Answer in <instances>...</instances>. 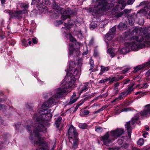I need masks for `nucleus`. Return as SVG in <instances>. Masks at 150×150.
Returning <instances> with one entry per match:
<instances>
[{
	"label": "nucleus",
	"instance_id": "obj_41",
	"mask_svg": "<svg viewBox=\"0 0 150 150\" xmlns=\"http://www.w3.org/2000/svg\"><path fill=\"white\" fill-rule=\"evenodd\" d=\"M77 34L79 37L82 38L83 37L82 33L81 30H79L77 31Z\"/></svg>",
	"mask_w": 150,
	"mask_h": 150
},
{
	"label": "nucleus",
	"instance_id": "obj_13",
	"mask_svg": "<svg viewBox=\"0 0 150 150\" xmlns=\"http://www.w3.org/2000/svg\"><path fill=\"white\" fill-rule=\"evenodd\" d=\"M26 10H20L13 11H12L10 17L12 18H16L21 19L22 17L20 15L26 13Z\"/></svg>",
	"mask_w": 150,
	"mask_h": 150
},
{
	"label": "nucleus",
	"instance_id": "obj_37",
	"mask_svg": "<svg viewBox=\"0 0 150 150\" xmlns=\"http://www.w3.org/2000/svg\"><path fill=\"white\" fill-rule=\"evenodd\" d=\"M90 64L91 66V67L89 69V70H92L93 68L94 65V61L91 59H90Z\"/></svg>",
	"mask_w": 150,
	"mask_h": 150
},
{
	"label": "nucleus",
	"instance_id": "obj_38",
	"mask_svg": "<svg viewBox=\"0 0 150 150\" xmlns=\"http://www.w3.org/2000/svg\"><path fill=\"white\" fill-rule=\"evenodd\" d=\"M74 54L75 56H78L80 54V52L79 49H74Z\"/></svg>",
	"mask_w": 150,
	"mask_h": 150
},
{
	"label": "nucleus",
	"instance_id": "obj_2",
	"mask_svg": "<svg viewBox=\"0 0 150 150\" xmlns=\"http://www.w3.org/2000/svg\"><path fill=\"white\" fill-rule=\"evenodd\" d=\"M66 91L63 88H57L54 89L53 93H46L44 94L45 98L47 97H50L47 101L44 102L42 106V108H48L51 107L53 105H55L58 102V99L62 98Z\"/></svg>",
	"mask_w": 150,
	"mask_h": 150
},
{
	"label": "nucleus",
	"instance_id": "obj_54",
	"mask_svg": "<svg viewBox=\"0 0 150 150\" xmlns=\"http://www.w3.org/2000/svg\"><path fill=\"white\" fill-rule=\"evenodd\" d=\"M119 89L118 88H114L113 92L115 94H117L119 92Z\"/></svg>",
	"mask_w": 150,
	"mask_h": 150
},
{
	"label": "nucleus",
	"instance_id": "obj_16",
	"mask_svg": "<svg viewBox=\"0 0 150 150\" xmlns=\"http://www.w3.org/2000/svg\"><path fill=\"white\" fill-rule=\"evenodd\" d=\"M127 95V93L125 91L122 92L119 94L118 96L116 98L111 102L112 103H113L119 101L122 99L123 98L126 97Z\"/></svg>",
	"mask_w": 150,
	"mask_h": 150
},
{
	"label": "nucleus",
	"instance_id": "obj_6",
	"mask_svg": "<svg viewBox=\"0 0 150 150\" xmlns=\"http://www.w3.org/2000/svg\"><path fill=\"white\" fill-rule=\"evenodd\" d=\"M52 7L53 9L58 11L59 13L62 14L61 18L63 20L69 18L70 16L73 14V12L70 9H68L64 11V9L58 6L54 1H53Z\"/></svg>",
	"mask_w": 150,
	"mask_h": 150
},
{
	"label": "nucleus",
	"instance_id": "obj_30",
	"mask_svg": "<svg viewBox=\"0 0 150 150\" xmlns=\"http://www.w3.org/2000/svg\"><path fill=\"white\" fill-rule=\"evenodd\" d=\"M107 53L110 54V57L112 58L114 57L115 56V54L112 48H109L107 50Z\"/></svg>",
	"mask_w": 150,
	"mask_h": 150
},
{
	"label": "nucleus",
	"instance_id": "obj_4",
	"mask_svg": "<svg viewBox=\"0 0 150 150\" xmlns=\"http://www.w3.org/2000/svg\"><path fill=\"white\" fill-rule=\"evenodd\" d=\"M142 33L144 35L145 38L150 40V30L146 27L141 29L137 28H135L131 32V34L133 35L132 39H135L139 42H142L144 40V38L142 35Z\"/></svg>",
	"mask_w": 150,
	"mask_h": 150
},
{
	"label": "nucleus",
	"instance_id": "obj_25",
	"mask_svg": "<svg viewBox=\"0 0 150 150\" xmlns=\"http://www.w3.org/2000/svg\"><path fill=\"white\" fill-rule=\"evenodd\" d=\"M62 120V117L61 116H59L58 117L55 121V123L56 125V127H59V125L61 123V121Z\"/></svg>",
	"mask_w": 150,
	"mask_h": 150
},
{
	"label": "nucleus",
	"instance_id": "obj_7",
	"mask_svg": "<svg viewBox=\"0 0 150 150\" xmlns=\"http://www.w3.org/2000/svg\"><path fill=\"white\" fill-rule=\"evenodd\" d=\"M148 9L147 6L145 5L144 6L143 9H141L138 11L137 13H134L132 14L129 15L128 18L129 24L131 25H133L135 21L137 19L139 18V17H140L142 14L147 13V12L148 10Z\"/></svg>",
	"mask_w": 150,
	"mask_h": 150
},
{
	"label": "nucleus",
	"instance_id": "obj_22",
	"mask_svg": "<svg viewBox=\"0 0 150 150\" xmlns=\"http://www.w3.org/2000/svg\"><path fill=\"white\" fill-rule=\"evenodd\" d=\"M79 127L82 129H88L89 128V127L86 123H79Z\"/></svg>",
	"mask_w": 150,
	"mask_h": 150
},
{
	"label": "nucleus",
	"instance_id": "obj_40",
	"mask_svg": "<svg viewBox=\"0 0 150 150\" xmlns=\"http://www.w3.org/2000/svg\"><path fill=\"white\" fill-rule=\"evenodd\" d=\"M77 99L78 98H73L71 97L69 103V104H71L74 103L76 101Z\"/></svg>",
	"mask_w": 150,
	"mask_h": 150
},
{
	"label": "nucleus",
	"instance_id": "obj_46",
	"mask_svg": "<svg viewBox=\"0 0 150 150\" xmlns=\"http://www.w3.org/2000/svg\"><path fill=\"white\" fill-rule=\"evenodd\" d=\"M22 45L23 46L26 47L28 45L27 44V42L25 39H23L22 40Z\"/></svg>",
	"mask_w": 150,
	"mask_h": 150
},
{
	"label": "nucleus",
	"instance_id": "obj_9",
	"mask_svg": "<svg viewBox=\"0 0 150 150\" xmlns=\"http://www.w3.org/2000/svg\"><path fill=\"white\" fill-rule=\"evenodd\" d=\"M42 134H35L37 138V140H34V143L35 145L42 146L40 150H48V145L46 142L43 140L42 137ZM36 150H38L37 149Z\"/></svg>",
	"mask_w": 150,
	"mask_h": 150
},
{
	"label": "nucleus",
	"instance_id": "obj_53",
	"mask_svg": "<svg viewBox=\"0 0 150 150\" xmlns=\"http://www.w3.org/2000/svg\"><path fill=\"white\" fill-rule=\"evenodd\" d=\"M88 89L83 87V88L81 89V90L80 91L79 93L81 94L83 92H86L88 90Z\"/></svg>",
	"mask_w": 150,
	"mask_h": 150
},
{
	"label": "nucleus",
	"instance_id": "obj_35",
	"mask_svg": "<svg viewBox=\"0 0 150 150\" xmlns=\"http://www.w3.org/2000/svg\"><path fill=\"white\" fill-rule=\"evenodd\" d=\"M143 68L150 67V60L142 64Z\"/></svg>",
	"mask_w": 150,
	"mask_h": 150
},
{
	"label": "nucleus",
	"instance_id": "obj_43",
	"mask_svg": "<svg viewBox=\"0 0 150 150\" xmlns=\"http://www.w3.org/2000/svg\"><path fill=\"white\" fill-rule=\"evenodd\" d=\"M91 96H87V97L82 99H81L80 101H83V103L86 101H87V100H88L90 98H91Z\"/></svg>",
	"mask_w": 150,
	"mask_h": 150
},
{
	"label": "nucleus",
	"instance_id": "obj_29",
	"mask_svg": "<svg viewBox=\"0 0 150 150\" xmlns=\"http://www.w3.org/2000/svg\"><path fill=\"white\" fill-rule=\"evenodd\" d=\"M26 129H27L29 132L31 134L30 136L29 137V139L31 140H32L33 139V138L32 136V131L31 128V127L29 125H27L26 126Z\"/></svg>",
	"mask_w": 150,
	"mask_h": 150
},
{
	"label": "nucleus",
	"instance_id": "obj_39",
	"mask_svg": "<svg viewBox=\"0 0 150 150\" xmlns=\"http://www.w3.org/2000/svg\"><path fill=\"white\" fill-rule=\"evenodd\" d=\"M97 27V24L94 22L91 23L90 24V28H92V30L94 29Z\"/></svg>",
	"mask_w": 150,
	"mask_h": 150
},
{
	"label": "nucleus",
	"instance_id": "obj_12",
	"mask_svg": "<svg viewBox=\"0 0 150 150\" xmlns=\"http://www.w3.org/2000/svg\"><path fill=\"white\" fill-rule=\"evenodd\" d=\"M68 137L70 140L76 139L77 140L78 133L75 127L71 125L68 129Z\"/></svg>",
	"mask_w": 150,
	"mask_h": 150
},
{
	"label": "nucleus",
	"instance_id": "obj_26",
	"mask_svg": "<svg viewBox=\"0 0 150 150\" xmlns=\"http://www.w3.org/2000/svg\"><path fill=\"white\" fill-rule=\"evenodd\" d=\"M108 81H109V82L110 83H112L114 82H116L118 81V80L116 76H114L112 78L109 77L108 78Z\"/></svg>",
	"mask_w": 150,
	"mask_h": 150
},
{
	"label": "nucleus",
	"instance_id": "obj_48",
	"mask_svg": "<svg viewBox=\"0 0 150 150\" xmlns=\"http://www.w3.org/2000/svg\"><path fill=\"white\" fill-rule=\"evenodd\" d=\"M130 81V80L128 79H125L123 81L122 83L123 85H125L127 84L129 81Z\"/></svg>",
	"mask_w": 150,
	"mask_h": 150
},
{
	"label": "nucleus",
	"instance_id": "obj_15",
	"mask_svg": "<svg viewBox=\"0 0 150 150\" xmlns=\"http://www.w3.org/2000/svg\"><path fill=\"white\" fill-rule=\"evenodd\" d=\"M116 28L112 27L108 33H107L105 36V39L109 41L111 40L114 36V34L115 32Z\"/></svg>",
	"mask_w": 150,
	"mask_h": 150
},
{
	"label": "nucleus",
	"instance_id": "obj_18",
	"mask_svg": "<svg viewBox=\"0 0 150 150\" xmlns=\"http://www.w3.org/2000/svg\"><path fill=\"white\" fill-rule=\"evenodd\" d=\"M127 45V43H126L125 45V47L122 48L119 50L120 53L126 54L130 51L129 48Z\"/></svg>",
	"mask_w": 150,
	"mask_h": 150
},
{
	"label": "nucleus",
	"instance_id": "obj_10",
	"mask_svg": "<svg viewBox=\"0 0 150 150\" xmlns=\"http://www.w3.org/2000/svg\"><path fill=\"white\" fill-rule=\"evenodd\" d=\"M139 118L138 117H135L133 118L131 121H130L128 122H126V124L125 125V128H126L128 134L129 138H130L131 136V133L132 132V129L131 127L132 125H133L136 122V123L138 124H139L140 121L138 120Z\"/></svg>",
	"mask_w": 150,
	"mask_h": 150
},
{
	"label": "nucleus",
	"instance_id": "obj_62",
	"mask_svg": "<svg viewBox=\"0 0 150 150\" xmlns=\"http://www.w3.org/2000/svg\"><path fill=\"white\" fill-rule=\"evenodd\" d=\"M116 77H117V79H118L117 80L118 81L123 79L124 77V76H122V75H121V76H116Z\"/></svg>",
	"mask_w": 150,
	"mask_h": 150
},
{
	"label": "nucleus",
	"instance_id": "obj_27",
	"mask_svg": "<svg viewBox=\"0 0 150 150\" xmlns=\"http://www.w3.org/2000/svg\"><path fill=\"white\" fill-rule=\"evenodd\" d=\"M108 81H109V82L110 83H112L114 82H116L118 81V80L116 76H114L112 78L109 77L108 78Z\"/></svg>",
	"mask_w": 150,
	"mask_h": 150
},
{
	"label": "nucleus",
	"instance_id": "obj_19",
	"mask_svg": "<svg viewBox=\"0 0 150 150\" xmlns=\"http://www.w3.org/2000/svg\"><path fill=\"white\" fill-rule=\"evenodd\" d=\"M42 2H43L42 0H32L31 4V5H33L35 3H37V7L38 8V9L40 10V9H39V8L42 7L43 8L42 5L41 4Z\"/></svg>",
	"mask_w": 150,
	"mask_h": 150
},
{
	"label": "nucleus",
	"instance_id": "obj_42",
	"mask_svg": "<svg viewBox=\"0 0 150 150\" xmlns=\"http://www.w3.org/2000/svg\"><path fill=\"white\" fill-rule=\"evenodd\" d=\"M124 137H122L119 139L118 140V143L119 145H121L123 143Z\"/></svg>",
	"mask_w": 150,
	"mask_h": 150
},
{
	"label": "nucleus",
	"instance_id": "obj_20",
	"mask_svg": "<svg viewBox=\"0 0 150 150\" xmlns=\"http://www.w3.org/2000/svg\"><path fill=\"white\" fill-rule=\"evenodd\" d=\"M100 67V71L99 73V74L100 75H102L103 73L108 71L109 70V67H105L103 66H101Z\"/></svg>",
	"mask_w": 150,
	"mask_h": 150
},
{
	"label": "nucleus",
	"instance_id": "obj_61",
	"mask_svg": "<svg viewBox=\"0 0 150 150\" xmlns=\"http://www.w3.org/2000/svg\"><path fill=\"white\" fill-rule=\"evenodd\" d=\"M89 112V111L88 110H84L83 112V114L85 115H88Z\"/></svg>",
	"mask_w": 150,
	"mask_h": 150
},
{
	"label": "nucleus",
	"instance_id": "obj_1",
	"mask_svg": "<svg viewBox=\"0 0 150 150\" xmlns=\"http://www.w3.org/2000/svg\"><path fill=\"white\" fill-rule=\"evenodd\" d=\"M52 116L50 110L48 109H45L39 111L37 115L35 114L33 116V119L35 120V122L33 126V131L35 134H42V132L45 129L43 125V121L50 120Z\"/></svg>",
	"mask_w": 150,
	"mask_h": 150
},
{
	"label": "nucleus",
	"instance_id": "obj_23",
	"mask_svg": "<svg viewBox=\"0 0 150 150\" xmlns=\"http://www.w3.org/2000/svg\"><path fill=\"white\" fill-rule=\"evenodd\" d=\"M118 27L120 30H123L126 29L127 25L124 23H120L118 25Z\"/></svg>",
	"mask_w": 150,
	"mask_h": 150
},
{
	"label": "nucleus",
	"instance_id": "obj_24",
	"mask_svg": "<svg viewBox=\"0 0 150 150\" xmlns=\"http://www.w3.org/2000/svg\"><path fill=\"white\" fill-rule=\"evenodd\" d=\"M76 64L74 61H71L69 64V71L70 73H71V71L72 70V68H74L76 66Z\"/></svg>",
	"mask_w": 150,
	"mask_h": 150
},
{
	"label": "nucleus",
	"instance_id": "obj_33",
	"mask_svg": "<svg viewBox=\"0 0 150 150\" xmlns=\"http://www.w3.org/2000/svg\"><path fill=\"white\" fill-rule=\"evenodd\" d=\"M143 68H144L142 64L138 65L134 68V72H137L141 69Z\"/></svg>",
	"mask_w": 150,
	"mask_h": 150
},
{
	"label": "nucleus",
	"instance_id": "obj_21",
	"mask_svg": "<svg viewBox=\"0 0 150 150\" xmlns=\"http://www.w3.org/2000/svg\"><path fill=\"white\" fill-rule=\"evenodd\" d=\"M73 142V144L72 146V149L75 150L78 148V143L79 142V138L77 139V140L76 139H72Z\"/></svg>",
	"mask_w": 150,
	"mask_h": 150
},
{
	"label": "nucleus",
	"instance_id": "obj_47",
	"mask_svg": "<svg viewBox=\"0 0 150 150\" xmlns=\"http://www.w3.org/2000/svg\"><path fill=\"white\" fill-rule=\"evenodd\" d=\"M79 74V71L77 69H76L74 70V73L73 74V76L72 77H75V76H76V75H78Z\"/></svg>",
	"mask_w": 150,
	"mask_h": 150
},
{
	"label": "nucleus",
	"instance_id": "obj_57",
	"mask_svg": "<svg viewBox=\"0 0 150 150\" xmlns=\"http://www.w3.org/2000/svg\"><path fill=\"white\" fill-rule=\"evenodd\" d=\"M129 110H130L129 108H125L120 110V112L124 111L127 112Z\"/></svg>",
	"mask_w": 150,
	"mask_h": 150
},
{
	"label": "nucleus",
	"instance_id": "obj_58",
	"mask_svg": "<svg viewBox=\"0 0 150 150\" xmlns=\"http://www.w3.org/2000/svg\"><path fill=\"white\" fill-rule=\"evenodd\" d=\"M93 55L95 57H97L99 56V53L98 51L96 50H94Z\"/></svg>",
	"mask_w": 150,
	"mask_h": 150
},
{
	"label": "nucleus",
	"instance_id": "obj_36",
	"mask_svg": "<svg viewBox=\"0 0 150 150\" xmlns=\"http://www.w3.org/2000/svg\"><path fill=\"white\" fill-rule=\"evenodd\" d=\"M143 68L150 67V60L142 64Z\"/></svg>",
	"mask_w": 150,
	"mask_h": 150
},
{
	"label": "nucleus",
	"instance_id": "obj_17",
	"mask_svg": "<svg viewBox=\"0 0 150 150\" xmlns=\"http://www.w3.org/2000/svg\"><path fill=\"white\" fill-rule=\"evenodd\" d=\"M140 114H141L142 116H147L149 115H150V104L146 106V109L143 111Z\"/></svg>",
	"mask_w": 150,
	"mask_h": 150
},
{
	"label": "nucleus",
	"instance_id": "obj_8",
	"mask_svg": "<svg viewBox=\"0 0 150 150\" xmlns=\"http://www.w3.org/2000/svg\"><path fill=\"white\" fill-rule=\"evenodd\" d=\"M76 79L75 77L67 76L65 78L64 80L62 81L60 86L62 87H60L59 88H63L66 91L64 95L67 91V88H70L73 86Z\"/></svg>",
	"mask_w": 150,
	"mask_h": 150
},
{
	"label": "nucleus",
	"instance_id": "obj_44",
	"mask_svg": "<svg viewBox=\"0 0 150 150\" xmlns=\"http://www.w3.org/2000/svg\"><path fill=\"white\" fill-rule=\"evenodd\" d=\"M123 12H121L116 14L115 16V17L116 18H118L121 17L123 14Z\"/></svg>",
	"mask_w": 150,
	"mask_h": 150
},
{
	"label": "nucleus",
	"instance_id": "obj_14",
	"mask_svg": "<svg viewBox=\"0 0 150 150\" xmlns=\"http://www.w3.org/2000/svg\"><path fill=\"white\" fill-rule=\"evenodd\" d=\"M110 132L114 138H115V139L117 138L122 134L124 133V131L122 129L117 128Z\"/></svg>",
	"mask_w": 150,
	"mask_h": 150
},
{
	"label": "nucleus",
	"instance_id": "obj_52",
	"mask_svg": "<svg viewBox=\"0 0 150 150\" xmlns=\"http://www.w3.org/2000/svg\"><path fill=\"white\" fill-rule=\"evenodd\" d=\"M120 82H116L114 84V88H118V87L120 86Z\"/></svg>",
	"mask_w": 150,
	"mask_h": 150
},
{
	"label": "nucleus",
	"instance_id": "obj_63",
	"mask_svg": "<svg viewBox=\"0 0 150 150\" xmlns=\"http://www.w3.org/2000/svg\"><path fill=\"white\" fill-rule=\"evenodd\" d=\"M89 83L88 82H86L85 83L83 87L86 88L88 89L89 88V86H88Z\"/></svg>",
	"mask_w": 150,
	"mask_h": 150
},
{
	"label": "nucleus",
	"instance_id": "obj_31",
	"mask_svg": "<svg viewBox=\"0 0 150 150\" xmlns=\"http://www.w3.org/2000/svg\"><path fill=\"white\" fill-rule=\"evenodd\" d=\"M133 86L134 84L132 85L131 86L129 87L126 89V91H125L127 93V94L128 95L131 92L133 91L134 89L133 88Z\"/></svg>",
	"mask_w": 150,
	"mask_h": 150
},
{
	"label": "nucleus",
	"instance_id": "obj_28",
	"mask_svg": "<svg viewBox=\"0 0 150 150\" xmlns=\"http://www.w3.org/2000/svg\"><path fill=\"white\" fill-rule=\"evenodd\" d=\"M29 7V5L24 3H22L21 4L20 7L22 8H24V10H26V13H27L28 10L27 9Z\"/></svg>",
	"mask_w": 150,
	"mask_h": 150
},
{
	"label": "nucleus",
	"instance_id": "obj_64",
	"mask_svg": "<svg viewBox=\"0 0 150 150\" xmlns=\"http://www.w3.org/2000/svg\"><path fill=\"white\" fill-rule=\"evenodd\" d=\"M125 0H118V3L121 4H123L125 2Z\"/></svg>",
	"mask_w": 150,
	"mask_h": 150
},
{
	"label": "nucleus",
	"instance_id": "obj_60",
	"mask_svg": "<svg viewBox=\"0 0 150 150\" xmlns=\"http://www.w3.org/2000/svg\"><path fill=\"white\" fill-rule=\"evenodd\" d=\"M108 81V78L105 79H102L100 81L99 83H103Z\"/></svg>",
	"mask_w": 150,
	"mask_h": 150
},
{
	"label": "nucleus",
	"instance_id": "obj_5",
	"mask_svg": "<svg viewBox=\"0 0 150 150\" xmlns=\"http://www.w3.org/2000/svg\"><path fill=\"white\" fill-rule=\"evenodd\" d=\"M132 35L131 37V40H135V41H131L127 43V46H128L130 49V50L131 51H137L139 49H142L144 47L146 44H149V42L146 41H145L143 43H141V42H139L137 41L135 39H133L132 38L133 35L131 34H130V35Z\"/></svg>",
	"mask_w": 150,
	"mask_h": 150
},
{
	"label": "nucleus",
	"instance_id": "obj_59",
	"mask_svg": "<svg viewBox=\"0 0 150 150\" xmlns=\"http://www.w3.org/2000/svg\"><path fill=\"white\" fill-rule=\"evenodd\" d=\"M94 38H93L92 37L91 38V40L89 41V45H91L93 44L94 43Z\"/></svg>",
	"mask_w": 150,
	"mask_h": 150
},
{
	"label": "nucleus",
	"instance_id": "obj_32",
	"mask_svg": "<svg viewBox=\"0 0 150 150\" xmlns=\"http://www.w3.org/2000/svg\"><path fill=\"white\" fill-rule=\"evenodd\" d=\"M69 54L70 55H71L74 54V47L72 45H70V46L69 48Z\"/></svg>",
	"mask_w": 150,
	"mask_h": 150
},
{
	"label": "nucleus",
	"instance_id": "obj_56",
	"mask_svg": "<svg viewBox=\"0 0 150 150\" xmlns=\"http://www.w3.org/2000/svg\"><path fill=\"white\" fill-rule=\"evenodd\" d=\"M75 24V22H74L73 20H70L68 23L69 25H72Z\"/></svg>",
	"mask_w": 150,
	"mask_h": 150
},
{
	"label": "nucleus",
	"instance_id": "obj_45",
	"mask_svg": "<svg viewBox=\"0 0 150 150\" xmlns=\"http://www.w3.org/2000/svg\"><path fill=\"white\" fill-rule=\"evenodd\" d=\"M67 35H69V40L70 41H71V42H74L76 41L75 39L71 36L70 34H67Z\"/></svg>",
	"mask_w": 150,
	"mask_h": 150
},
{
	"label": "nucleus",
	"instance_id": "obj_55",
	"mask_svg": "<svg viewBox=\"0 0 150 150\" xmlns=\"http://www.w3.org/2000/svg\"><path fill=\"white\" fill-rule=\"evenodd\" d=\"M95 130L97 132H100L102 130V129L101 127H95Z\"/></svg>",
	"mask_w": 150,
	"mask_h": 150
},
{
	"label": "nucleus",
	"instance_id": "obj_11",
	"mask_svg": "<svg viewBox=\"0 0 150 150\" xmlns=\"http://www.w3.org/2000/svg\"><path fill=\"white\" fill-rule=\"evenodd\" d=\"M115 140V138H114L110 132H107L101 138V140L105 145L108 144Z\"/></svg>",
	"mask_w": 150,
	"mask_h": 150
},
{
	"label": "nucleus",
	"instance_id": "obj_50",
	"mask_svg": "<svg viewBox=\"0 0 150 150\" xmlns=\"http://www.w3.org/2000/svg\"><path fill=\"white\" fill-rule=\"evenodd\" d=\"M129 68H126L125 69L121 71L120 72V73L122 74H124L126 72H127L128 70H129Z\"/></svg>",
	"mask_w": 150,
	"mask_h": 150
},
{
	"label": "nucleus",
	"instance_id": "obj_34",
	"mask_svg": "<svg viewBox=\"0 0 150 150\" xmlns=\"http://www.w3.org/2000/svg\"><path fill=\"white\" fill-rule=\"evenodd\" d=\"M144 139L143 138L139 139L137 141V143L138 145L139 146H142L144 144Z\"/></svg>",
	"mask_w": 150,
	"mask_h": 150
},
{
	"label": "nucleus",
	"instance_id": "obj_3",
	"mask_svg": "<svg viewBox=\"0 0 150 150\" xmlns=\"http://www.w3.org/2000/svg\"><path fill=\"white\" fill-rule=\"evenodd\" d=\"M114 6L113 3H108L106 0H96L94 7L90 8L89 10L92 15L97 17L104 14V12L110 10Z\"/></svg>",
	"mask_w": 150,
	"mask_h": 150
},
{
	"label": "nucleus",
	"instance_id": "obj_49",
	"mask_svg": "<svg viewBox=\"0 0 150 150\" xmlns=\"http://www.w3.org/2000/svg\"><path fill=\"white\" fill-rule=\"evenodd\" d=\"M83 101L81 102L79 101L77 104V105L75 107V109H77L78 108L79 106H81L82 104H83Z\"/></svg>",
	"mask_w": 150,
	"mask_h": 150
},
{
	"label": "nucleus",
	"instance_id": "obj_51",
	"mask_svg": "<svg viewBox=\"0 0 150 150\" xmlns=\"http://www.w3.org/2000/svg\"><path fill=\"white\" fill-rule=\"evenodd\" d=\"M135 0H127V3L128 5H132V4Z\"/></svg>",
	"mask_w": 150,
	"mask_h": 150
}]
</instances>
